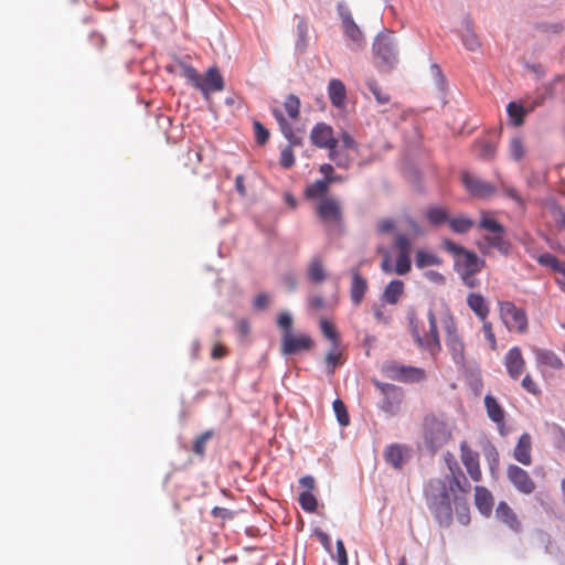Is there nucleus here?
Segmentation results:
<instances>
[{
  "mask_svg": "<svg viewBox=\"0 0 565 565\" xmlns=\"http://www.w3.org/2000/svg\"><path fill=\"white\" fill-rule=\"evenodd\" d=\"M475 503L481 514L489 516L493 508L492 493L487 488L477 486L475 488Z\"/></svg>",
  "mask_w": 565,
  "mask_h": 565,
  "instance_id": "25",
  "label": "nucleus"
},
{
  "mask_svg": "<svg viewBox=\"0 0 565 565\" xmlns=\"http://www.w3.org/2000/svg\"><path fill=\"white\" fill-rule=\"evenodd\" d=\"M507 478L520 493L529 495L536 489L529 472L516 465L512 463L507 467Z\"/></svg>",
  "mask_w": 565,
  "mask_h": 565,
  "instance_id": "11",
  "label": "nucleus"
},
{
  "mask_svg": "<svg viewBox=\"0 0 565 565\" xmlns=\"http://www.w3.org/2000/svg\"><path fill=\"white\" fill-rule=\"evenodd\" d=\"M429 330L425 337H420L417 331H414L416 342L423 349L436 354L441 350V344L438 334L437 320L433 310L428 311Z\"/></svg>",
  "mask_w": 565,
  "mask_h": 565,
  "instance_id": "13",
  "label": "nucleus"
},
{
  "mask_svg": "<svg viewBox=\"0 0 565 565\" xmlns=\"http://www.w3.org/2000/svg\"><path fill=\"white\" fill-rule=\"evenodd\" d=\"M335 547H337L335 558H337L338 564L339 565H348V555H347V551H345L343 541L338 540Z\"/></svg>",
  "mask_w": 565,
  "mask_h": 565,
  "instance_id": "55",
  "label": "nucleus"
},
{
  "mask_svg": "<svg viewBox=\"0 0 565 565\" xmlns=\"http://www.w3.org/2000/svg\"><path fill=\"white\" fill-rule=\"evenodd\" d=\"M513 458L523 466L532 465V437L529 433H523L514 449Z\"/></svg>",
  "mask_w": 565,
  "mask_h": 565,
  "instance_id": "20",
  "label": "nucleus"
},
{
  "mask_svg": "<svg viewBox=\"0 0 565 565\" xmlns=\"http://www.w3.org/2000/svg\"><path fill=\"white\" fill-rule=\"evenodd\" d=\"M467 305L481 321L488 319L490 307L481 294H469Z\"/></svg>",
  "mask_w": 565,
  "mask_h": 565,
  "instance_id": "27",
  "label": "nucleus"
},
{
  "mask_svg": "<svg viewBox=\"0 0 565 565\" xmlns=\"http://www.w3.org/2000/svg\"><path fill=\"white\" fill-rule=\"evenodd\" d=\"M460 459L469 477L479 482L482 479L479 454L471 449L467 441L460 444Z\"/></svg>",
  "mask_w": 565,
  "mask_h": 565,
  "instance_id": "14",
  "label": "nucleus"
},
{
  "mask_svg": "<svg viewBox=\"0 0 565 565\" xmlns=\"http://www.w3.org/2000/svg\"><path fill=\"white\" fill-rule=\"evenodd\" d=\"M404 292V282L402 280H392L385 288L384 300L391 305H395Z\"/></svg>",
  "mask_w": 565,
  "mask_h": 565,
  "instance_id": "35",
  "label": "nucleus"
},
{
  "mask_svg": "<svg viewBox=\"0 0 565 565\" xmlns=\"http://www.w3.org/2000/svg\"><path fill=\"white\" fill-rule=\"evenodd\" d=\"M448 223L451 231L458 234H465L473 227V221L463 216L449 218Z\"/></svg>",
  "mask_w": 565,
  "mask_h": 565,
  "instance_id": "41",
  "label": "nucleus"
},
{
  "mask_svg": "<svg viewBox=\"0 0 565 565\" xmlns=\"http://www.w3.org/2000/svg\"><path fill=\"white\" fill-rule=\"evenodd\" d=\"M373 51L385 65L392 66L396 62L393 34L391 32L380 33L373 43Z\"/></svg>",
  "mask_w": 565,
  "mask_h": 565,
  "instance_id": "12",
  "label": "nucleus"
},
{
  "mask_svg": "<svg viewBox=\"0 0 565 565\" xmlns=\"http://www.w3.org/2000/svg\"><path fill=\"white\" fill-rule=\"evenodd\" d=\"M532 352L535 356L537 366L542 371L544 369L559 370L564 365L561 358L552 350L533 348Z\"/></svg>",
  "mask_w": 565,
  "mask_h": 565,
  "instance_id": "19",
  "label": "nucleus"
},
{
  "mask_svg": "<svg viewBox=\"0 0 565 565\" xmlns=\"http://www.w3.org/2000/svg\"><path fill=\"white\" fill-rule=\"evenodd\" d=\"M255 138L257 143L264 145L269 139V131L259 121L254 122Z\"/></svg>",
  "mask_w": 565,
  "mask_h": 565,
  "instance_id": "53",
  "label": "nucleus"
},
{
  "mask_svg": "<svg viewBox=\"0 0 565 565\" xmlns=\"http://www.w3.org/2000/svg\"><path fill=\"white\" fill-rule=\"evenodd\" d=\"M332 406H333V411L335 413V416H337V419H338L339 424L341 426L349 425L350 417H349V414H348V411H347V407H345L344 403L340 398H337L333 402Z\"/></svg>",
  "mask_w": 565,
  "mask_h": 565,
  "instance_id": "46",
  "label": "nucleus"
},
{
  "mask_svg": "<svg viewBox=\"0 0 565 565\" xmlns=\"http://www.w3.org/2000/svg\"><path fill=\"white\" fill-rule=\"evenodd\" d=\"M341 20H342L343 30H344L345 35L352 42L360 45L363 40V35H362L360 28L353 21L351 13L349 11L341 12Z\"/></svg>",
  "mask_w": 565,
  "mask_h": 565,
  "instance_id": "29",
  "label": "nucleus"
},
{
  "mask_svg": "<svg viewBox=\"0 0 565 565\" xmlns=\"http://www.w3.org/2000/svg\"><path fill=\"white\" fill-rule=\"evenodd\" d=\"M270 298L267 294L260 292L254 300V307L258 310H264L269 306Z\"/></svg>",
  "mask_w": 565,
  "mask_h": 565,
  "instance_id": "58",
  "label": "nucleus"
},
{
  "mask_svg": "<svg viewBox=\"0 0 565 565\" xmlns=\"http://www.w3.org/2000/svg\"><path fill=\"white\" fill-rule=\"evenodd\" d=\"M478 227L488 232V234L483 236V243L479 244V248L482 253H486L484 247H487L494 248L504 256L510 254L512 244L505 237V228L502 224L483 213Z\"/></svg>",
  "mask_w": 565,
  "mask_h": 565,
  "instance_id": "4",
  "label": "nucleus"
},
{
  "mask_svg": "<svg viewBox=\"0 0 565 565\" xmlns=\"http://www.w3.org/2000/svg\"><path fill=\"white\" fill-rule=\"evenodd\" d=\"M510 153L512 158L516 161L521 160L525 154V149L522 140L519 137H515L510 142Z\"/></svg>",
  "mask_w": 565,
  "mask_h": 565,
  "instance_id": "51",
  "label": "nucleus"
},
{
  "mask_svg": "<svg viewBox=\"0 0 565 565\" xmlns=\"http://www.w3.org/2000/svg\"><path fill=\"white\" fill-rule=\"evenodd\" d=\"M328 95L334 107H344L347 100V88L342 81L338 78L330 79L328 85Z\"/></svg>",
  "mask_w": 565,
  "mask_h": 565,
  "instance_id": "24",
  "label": "nucleus"
},
{
  "mask_svg": "<svg viewBox=\"0 0 565 565\" xmlns=\"http://www.w3.org/2000/svg\"><path fill=\"white\" fill-rule=\"evenodd\" d=\"M405 223L412 236L415 237L424 234L422 226L414 218L406 217Z\"/></svg>",
  "mask_w": 565,
  "mask_h": 565,
  "instance_id": "57",
  "label": "nucleus"
},
{
  "mask_svg": "<svg viewBox=\"0 0 565 565\" xmlns=\"http://www.w3.org/2000/svg\"><path fill=\"white\" fill-rule=\"evenodd\" d=\"M202 161L201 148L189 149L185 153V166L191 169L192 173H196V169Z\"/></svg>",
  "mask_w": 565,
  "mask_h": 565,
  "instance_id": "45",
  "label": "nucleus"
},
{
  "mask_svg": "<svg viewBox=\"0 0 565 565\" xmlns=\"http://www.w3.org/2000/svg\"><path fill=\"white\" fill-rule=\"evenodd\" d=\"M545 97L542 95L537 97L532 105L526 109L522 104L510 102L507 106L508 115L515 127H520L524 124V117L527 111L533 110L535 107L541 106Z\"/></svg>",
  "mask_w": 565,
  "mask_h": 565,
  "instance_id": "21",
  "label": "nucleus"
},
{
  "mask_svg": "<svg viewBox=\"0 0 565 565\" xmlns=\"http://www.w3.org/2000/svg\"><path fill=\"white\" fill-rule=\"evenodd\" d=\"M443 326L446 332V345L451 353L452 360L460 365L465 363V343L458 333L456 323L451 316L443 319Z\"/></svg>",
  "mask_w": 565,
  "mask_h": 565,
  "instance_id": "7",
  "label": "nucleus"
},
{
  "mask_svg": "<svg viewBox=\"0 0 565 565\" xmlns=\"http://www.w3.org/2000/svg\"><path fill=\"white\" fill-rule=\"evenodd\" d=\"M454 427V422L445 414L426 415L423 420L425 446L435 454L452 438Z\"/></svg>",
  "mask_w": 565,
  "mask_h": 565,
  "instance_id": "2",
  "label": "nucleus"
},
{
  "mask_svg": "<svg viewBox=\"0 0 565 565\" xmlns=\"http://www.w3.org/2000/svg\"><path fill=\"white\" fill-rule=\"evenodd\" d=\"M536 260L541 266L548 267L556 273H561L565 267L564 264L551 253L539 255Z\"/></svg>",
  "mask_w": 565,
  "mask_h": 565,
  "instance_id": "37",
  "label": "nucleus"
},
{
  "mask_svg": "<svg viewBox=\"0 0 565 565\" xmlns=\"http://www.w3.org/2000/svg\"><path fill=\"white\" fill-rule=\"evenodd\" d=\"M341 143L342 146L345 148V149H350V150H354L356 151L358 150V143L356 141L352 138V136L348 132H342L341 134Z\"/></svg>",
  "mask_w": 565,
  "mask_h": 565,
  "instance_id": "60",
  "label": "nucleus"
},
{
  "mask_svg": "<svg viewBox=\"0 0 565 565\" xmlns=\"http://www.w3.org/2000/svg\"><path fill=\"white\" fill-rule=\"evenodd\" d=\"M499 317L510 332L523 334L529 330L527 313L509 300L498 301Z\"/></svg>",
  "mask_w": 565,
  "mask_h": 565,
  "instance_id": "5",
  "label": "nucleus"
},
{
  "mask_svg": "<svg viewBox=\"0 0 565 565\" xmlns=\"http://www.w3.org/2000/svg\"><path fill=\"white\" fill-rule=\"evenodd\" d=\"M426 217L433 225H439L449 221L448 212L440 206H433L426 211Z\"/></svg>",
  "mask_w": 565,
  "mask_h": 565,
  "instance_id": "40",
  "label": "nucleus"
},
{
  "mask_svg": "<svg viewBox=\"0 0 565 565\" xmlns=\"http://www.w3.org/2000/svg\"><path fill=\"white\" fill-rule=\"evenodd\" d=\"M297 28H296V42L295 47L298 53H303L308 46V31L309 24L303 17L296 15Z\"/></svg>",
  "mask_w": 565,
  "mask_h": 565,
  "instance_id": "30",
  "label": "nucleus"
},
{
  "mask_svg": "<svg viewBox=\"0 0 565 565\" xmlns=\"http://www.w3.org/2000/svg\"><path fill=\"white\" fill-rule=\"evenodd\" d=\"M481 322H482V332H483L484 339L488 341L490 349L492 351H495L498 349V342H497L495 334L493 332V326L488 319L482 320Z\"/></svg>",
  "mask_w": 565,
  "mask_h": 565,
  "instance_id": "48",
  "label": "nucleus"
},
{
  "mask_svg": "<svg viewBox=\"0 0 565 565\" xmlns=\"http://www.w3.org/2000/svg\"><path fill=\"white\" fill-rule=\"evenodd\" d=\"M298 502L306 512L313 513L317 511L318 500L310 491H302L299 494Z\"/></svg>",
  "mask_w": 565,
  "mask_h": 565,
  "instance_id": "42",
  "label": "nucleus"
},
{
  "mask_svg": "<svg viewBox=\"0 0 565 565\" xmlns=\"http://www.w3.org/2000/svg\"><path fill=\"white\" fill-rule=\"evenodd\" d=\"M329 158L334 161L339 168L342 169H348L352 162V158H350L347 153L337 150V148H332L329 151Z\"/></svg>",
  "mask_w": 565,
  "mask_h": 565,
  "instance_id": "47",
  "label": "nucleus"
},
{
  "mask_svg": "<svg viewBox=\"0 0 565 565\" xmlns=\"http://www.w3.org/2000/svg\"><path fill=\"white\" fill-rule=\"evenodd\" d=\"M385 372L390 379L399 382H420L426 376L425 371L420 367L401 365L396 362L386 364Z\"/></svg>",
  "mask_w": 565,
  "mask_h": 565,
  "instance_id": "10",
  "label": "nucleus"
},
{
  "mask_svg": "<svg viewBox=\"0 0 565 565\" xmlns=\"http://www.w3.org/2000/svg\"><path fill=\"white\" fill-rule=\"evenodd\" d=\"M313 347V340L310 335L294 332L281 334L280 351L284 355H292L302 351H309Z\"/></svg>",
  "mask_w": 565,
  "mask_h": 565,
  "instance_id": "9",
  "label": "nucleus"
},
{
  "mask_svg": "<svg viewBox=\"0 0 565 565\" xmlns=\"http://www.w3.org/2000/svg\"><path fill=\"white\" fill-rule=\"evenodd\" d=\"M317 213L326 223H340L342 218L340 203L333 198H322L317 206Z\"/></svg>",
  "mask_w": 565,
  "mask_h": 565,
  "instance_id": "18",
  "label": "nucleus"
},
{
  "mask_svg": "<svg viewBox=\"0 0 565 565\" xmlns=\"http://www.w3.org/2000/svg\"><path fill=\"white\" fill-rule=\"evenodd\" d=\"M324 305V299L321 296H313L308 300L309 309L312 311H320L323 309Z\"/></svg>",
  "mask_w": 565,
  "mask_h": 565,
  "instance_id": "59",
  "label": "nucleus"
},
{
  "mask_svg": "<svg viewBox=\"0 0 565 565\" xmlns=\"http://www.w3.org/2000/svg\"><path fill=\"white\" fill-rule=\"evenodd\" d=\"M271 113L279 125L281 134L289 141V146L282 149L280 153V164L281 167L288 169L295 164L292 146H300L302 138L295 132L291 125L286 120L279 108H273Z\"/></svg>",
  "mask_w": 565,
  "mask_h": 565,
  "instance_id": "6",
  "label": "nucleus"
},
{
  "mask_svg": "<svg viewBox=\"0 0 565 565\" xmlns=\"http://www.w3.org/2000/svg\"><path fill=\"white\" fill-rule=\"evenodd\" d=\"M484 406L489 418L494 422L500 428L505 425V413L503 407L499 404L492 395H486Z\"/></svg>",
  "mask_w": 565,
  "mask_h": 565,
  "instance_id": "26",
  "label": "nucleus"
},
{
  "mask_svg": "<svg viewBox=\"0 0 565 565\" xmlns=\"http://www.w3.org/2000/svg\"><path fill=\"white\" fill-rule=\"evenodd\" d=\"M326 363L329 367V374H333L334 369L338 365L342 364L341 353L338 351V349H334V347H332V349L326 355Z\"/></svg>",
  "mask_w": 565,
  "mask_h": 565,
  "instance_id": "50",
  "label": "nucleus"
},
{
  "mask_svg": "<svg viewBox=\"0 0 565 565\" xmlns=\"http://www.w3.org/2000/svg\"><path fill=\"white\" fill-rule=\"evenodd\" d=\"M448 469L450 471V480L447 481V483L456 486V489L459 492H462L465 494L469 493L470 491V483L467 481L466 477L463 476V472L461 471L460 467L458 466V462L456 460H452L448 463Z\"/></svg>",
  "mask_w": 565,
  "mask_h": 565,
  "instance_id": "28",
  "label": "nucleus"
},
{
  "mask_svg": "<svg viewBox=\"0 0 565 565\" xmlns=\"http://www.w3.org/2000/svg\"><path fill=\"white\" fill-rule=\"evenodd\" d=\"M455 490L456 486L440 478L430 479L424 488L427 507L443 527L452 523L454 510L460 524L468 525L470 522L469 504L466 499L455 495Z\"/></svg>",
  "mask_w": 565,
  "mask_h": 565,
  "instance_id": "1",
  "label": "nucleus"
},
{
  "mask_svg": "<svg viewBox=\"0 0 565 565\" xmlns=\"http://www.w3.org/2000/svg\"><path fill=\"white\" fill-rule=\"evenodd\" d=\"M180 75L194 88L200 90L205 99L215 92L224 89V79L216 67H210L204 75H201L193 66L181 63Z\"/></svg>",
  "mask_w": 565,
  "mask_h": 565,
  "instance_id": "3",
  "label": "nucleus"
},
{
  "mask_svg": "<svg viewBox=\"0 0 565 565\" xmlns=\"http://www.w3.org/2000/svg\"><path fill=\"white\" fill-rule=\"evenodd\" d=\"M461 180L467 191L478 198H488L494 194L495 186L482 181L469 172H462Z\"/></svg>",
  "mask_w": 565,
  "mask_h": 565,
  "instance_id": "17",
  "label": "nucleus"
},
{
  "mask_svg": "<svg viewBox=\"0 0 565 565\" xmlns=\"http://www.w3.org/2000/svg\"><path fill=\"white\" fill-rule=\"evenodd\" d=\"M495 518L514 532H519L521 530V523L518 515L505 501L499 502L495 509Z\"/></svg>",
  "mask_w": 565,
  "mask_h": 565,
  "instance_id": "23",
  "label": "nucleus"
},
{
  "mask_svg": "<svg viewBox=\"0 0 565 565\" xmlns=\"http://www.w3.org/2000/svg\"><path fill=\"white\" fill-rule=\"evenodd\" d=\"M503 363L508 375L518 381L524 373L526 362L519 347L511 348L504 355Z\"/></svg>",
  "mask_w": 565,
  "mask_h": 565,
  "instance_id": "15",
  "label": "nucleus"
},
{
  "mask_svg": "<svg viewBox=\"0 0 565 565\" xmlns=\"http://www.w3.org/2000/svg\"><path fill=\"white\" fill-rule=\"evenodd\" d=\"M462 42H463V45L469 50V51H476L478 47H479V41H478V38L475 33L472 32H467V34H465L462 36Z\"/></svg>",
  "mask_w": 565,
  "mask_h": 565,
  "instance_id": "56",
  "label": "nucleus"
},
{
  "mask_svg": "<svg viewBox=\"0 0 565 565\" xmlns=\"http://www.w3.org/2000/svg\"><path fill=\"white\" fill-rule=\"evenodd\" d=\"M320 328H321V332H322L323 337L331 341L332 347H334V349H339L340 335H339L334 324L323 318L320 320Z\"/></svg>",
  "mask_w": 565,
  "mask_h": 565,
  "instance_id": "36",
  "label": "nucleus"
},
{
  "mask_svg": "<svg viewBox=\"0 0 565 565\" xmlns=\"http://www.w3.org/2000/svg\"><path fill=\"white\" fill-rule=\"evenodd\" d=\"M495 153V147L491 145L490 142H482L481 145V151L480 157L483 159H491L494 157Z\"/></svg>",
  "mask_w": 565,
  "mask_h": 565,
  "instance_id": "62",
  "label": "nucleus"
},
{
  "mask_svg": "<svg viewBox=\"0 0 565 565\" xmlns=\"http://www.w3.org/2000/svg\"><path fill=\"white\" fill-rule=\"evenodd\" d=\"M366 84H367L369 89L371 90V93L373 94V96L375 97L376 102L380 105H385V104L390 103V100H391L390 94L386 93L385 90H383L376 81L370 79V81H367Z\"/></svg>",
  "mask_w": 565,
  "mask_h": 565,
  "instance_id": "44",
  "label": "nucleus"
},
{
  "mask_svg": "<svg viewBox=\"0 0 565 565\" xmlns=\"http://www.w3.org/2000/svg\"><path fill=\"white\" fill-rule=\"evenodd\" d=\"M394 249L397 253L394 273L397 275H406L412 269V242L411 238L403 233H397L394 239Z\"/></svg>",
  "mask_w": 565,
  "mask_h": 565,
  "instance_id": "8",
  "label": "nucleus"
},
{
  "mask_svg": "<svg viewBox=\"0 0 565 565\" xmlns=\"http://www.w3.org/2000/svg\"><path fill=\"white\" fill-rule=\"evenodd\" d=\"M300 106V99L294 94H289L284 102V108L291 120L299 118Z\"/></svg>",
  "mask_w": 565,
  "mask_h": 565,
  "instance_id": "38",
  "label": "nucleus"
},
{
  "mask_svg": "<svg viewBox=\"0 0 565 565\" xmlns=\"http://www.w3.org/2000/svg\"><path fill=\"white\" fill-rule=\"evenodd\" d=\"M521 386L524 391L534 396H540L542 394V390L531 374H525V376L522 379Z\"/></svg>",
  "mask_w": 565,
  "mask_h": 565,
  "instance_id": "49",
  "label": "nucleus"
},
{
  "mask_svg": "<svg viewBox=\"0 0 565 565\" xmlns=\"http://www.w3.org/2000/svg\"><path fill=\"white\" fill-rule=\"evenodd\" d=\"M462 257H463V259H462L461 264H458V266L460 267V274L461 273L478 274L484 265V262L482 259H480L473 252L467 250L462 255Z\"/></svg>",
  "mask_w": 565,
  "mask_h": 565,
  "instance_id": "31",
  "label": "nucleus"
},
{
  "mask_svg": "<svg viewBox=\"0 0 565 565\" xmlns=\"http://www.w3.org/2000/svg\"><path fill=\"white\" fill-rule=\"evenodd\" d=\"M463 284L469 288H475L479 285V280L476 278V273H461Z\"/></svg>",
  "mask_w": 565,
  "mask_h": 565,
  "instance_id": "63",
  "label": "nucleus"
},
{
  "mask_svg": "<svg viewBox=\"0 0 565 565\" xmlns=\"http://www.w3.org/2000/svg\"><path fill=\"white\" fill-rule=\"evenodd\" d=\"M335 182V178L329 177L328 180H317L306 189V196L309 199L322 198L329 190V185Z\"/></svg>",
  "mask_w": 565,
  "mask_h": 565,
  "instance_id": "34",
  "label": "nucleus"
},
{
  "mask_svg": "<svg viewBox=\"0 0 565 565\" xmlns=\"http://www.w3.org/2000/svg\"><path fill=\"white\" fill-rule=\"evenodd\" d=\"M384 457L394 468H401L403 465V449L398 445L387 447Z\"/></svg>",
  "mask_w": 565,
  "mask_h": 565,
  "instance_id": "39",
  "label": "nucleus"
},
{
  "mask_svg": "<svg viewBox=\"0 0 565 565\" xmlns=\"http://www.w3.org/2000/svg\"><path fill=\"white\" fill-rule=\"evenodd\" d=\"M395 228V222L391 218H383L377 223V230L380 233H388Z\"/></svg>",
  "mask_w": 565,
  "mask_h": 565,
  "instance_id": "61",
  "label": "nucleus"
},
{
  "mask_svg": "<svg viewBox=\"0 0 565 565\" xmlns=\"http://www.w3.org/2000/svg\"><path fill=\"white\" fill-rule=\"evenodd\" d=\"M311 142L318 148H337L338 140L334 138L333 129L324 122H318L310 132Z\"/></svg>",
  "mask_w": 565,
  "mask_h": 565,
  "instance_id": "16",
  "label": "nucleus"
},
{
  "mask_svg": "<svg viewBox=\"0 0 565 565\" xmlns=\"http://www.w3.org/2000/svg\"><path fill=\"white\" fill-rule=\"evenodd\" d=\"M299 484L305 488V491H310L316 488V480L312 476H303L299 479Z\"/></svg>",
  "mask_w": 565,
  "mask_h": 565,
  "instance_id": "64",
  "label": "nucleus"
},
{
  "mask_svg": "<svg viewBox=\"0 0 565 565\" xmlns=\"http://www.w3.org/2000/svg\"><path fill=\"white\" fill-rule=\"evenodd\" d=\"M441 263V258L431 252L425 249L416 250L415 265L420 269L429 266H439Z\"/></svg>",
  "mask_w": 565,
  "mask_h": 565,
  "instance_id": "33",
  "label": "nucleus"
},
{
  "mask_svg": "<svg viewBox=\"0 0 565 565\" xmlns=\"http://www.w3.org/2000/svg\"><path fill=\"white\" fill-rule=\"evenodd\" d=\"M441 245L445 250H447L448 253H450L455 256H462L467 252L463 247L457 245L456 243H454L450 239H444Z\"/></svg>",
  "mask_w": 565,
  "mask_h": 565,
  "instance_id": "54",
  "label": "nucleus"
},
{
  "mask_svg": "<svg viewBox=\"0 0 565 565\" xmlns=\"http://www.w3.org/2000/svg\"><path fill=\"white\" fill-rule=\"evenodd\" d=\"M213 430H206L199 435L193 441L192 451L200 458H203L205 455L206 443L213 437Z\"/></svg>",
  "mask_w": 565,
  "mask_h": 565,
  "instance_id": "43",
  "label": "nucleus"
},
{
  "mask_svg": "<svg viewBox=\"0 0 565 565\" xmlns=\"http://www.w3.org/2000/svg\"><path fill=\"white\" fill-rule=\"evenodd\" d=\"M351 287H350V297L352 302L355 306H359L362 300L364 299L365 292L367 290V281L366 279L360 274V266L354 267L351 269Z\"/></svg>",
  "mask_w": 565,
  "mask_h": 565,
  "instance_id": "22",
  "label": "nucleus"
},
{
  "mask_svg": "<svg viewBox=\"0 0 565 565\" xmlns=\"http://www.w3.org/2000/svg\"><path fill=\"white\" fill-rule=\"evenodd\" d=\"M307 275L310 281L320 284L326 279L323 262L320 257L315 256L308 265Z\"/></svg>",
  "mask_w": 565,
  "mask_h": 565,
  "instance_id": "32",
  "label": "nucleus"
},
{
  "mask_svg": "<svg viewBox=\"0 0 565 565\" xmlns=\"http://www.w3.org/2000/svg\"><path fill=\"white\" fill-rule=\"evenodd\" d=\"M277 324L281 329V334L291 333L292 318L287 312H281L277 318Z\"/></svg>",
  "mask_w": 565,
  "mask_h": 565,
  "instance_id": "52",
  "label": "nucleus"
}]
</instances>
